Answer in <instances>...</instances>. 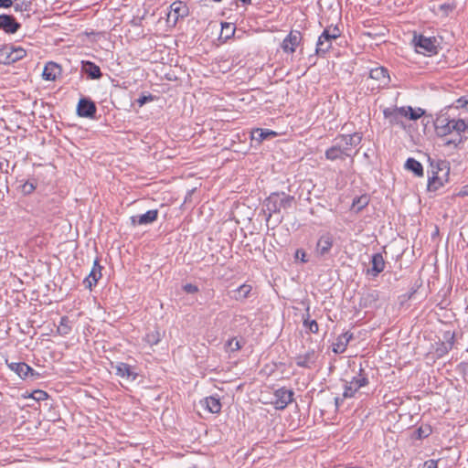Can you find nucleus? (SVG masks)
<instances>
[{"mask_svg":"<svg viewBox=\"0 0 468 468\" xmlns=\"http://www.w3.org/2000/svg\"><path fill=\"white\" fill-rule=\"evenodd\" d=\"M457 108H463L468 112V98L461 97L456 101Z\"/></svg>","mask_w":468,"mask_h":468,"instance_id":"nucleus-39","label":"nucleus"},{"mask_svg":"<svg viewBox=\"0 0 468 468\" xmlns=\"http://www.w3.org/2000/svg\"><path fill=\"white\" fill-rule=\"evenodd\" d=\"M412 41L416 51L420 54L431 56L438 52L437 39L434 37L414 36Z\"/></svg>","mask_w":468,"mask_h":468,"instance_id":"nucleus-6","label":"nucleus"},{"mask_svg":"<svg viewBox=\"0 0 468 468\" xmlns=\"http://www.w3.org/2000/svg\"><path fill=\"white\" fill-rule=\"evenodd\" d=\"M302 40V34L300 31H291L290 34L283 39L282 48L286 53H293Z\"/></svg>","mask_w":468,"mask_h":468,"instance_id":"nucleus-11","label":"nucleus"},{"mask_svg":"<svg viewBox=\"0 0 468 468\" xmlns=\"http://www.w3.org/2000/svg\"><path fill=\"white\" fill-rule=\"evenodd\" d=\"M431 176L428 181V190L436 191L448 180L449 167L444 161L439 162L436 167L431 164Z\"/></svg>","mask_w":468,"mask_h":468,"instance_id":"nucleus-4","label":"nucleus"},{"mask_svg":"<svg viewBox=\"0 0 468 468\" xmlns=\"http://www.w3.org/2000/svg\"><path fill=\"white\" fill-rule=\"evenodd\" d=\"M241 345L239 341L237 338H231L229 339L226 344L227 351L234 352L240 349Z\"/></svg>","mask_w":468,"mask_h":468,"instance_id":"nucleus-34","label":"nucleus"},{"mask_svg":"<svg viewBox=\"0 0 468 468\" xmlns=\"http://www.w3.org/2000/svg\"><path fill=\"white\" fill-rule=\"evenodd\" d=\"M368 383L367 378L359 374L358 377H354L351 381L346 382L345 385L343 398H353L360 388L367 386Z\"/></svg>","mask_w":468,"mask_h":468,"instance_id":"nucleus-8","label":"nucleus"},{"mask_svg":"<svg viewBox=\"0 0 468 468\" xmlns=\"http://www.w3.org/2000/svg\"><path fill=\"white\" fill-rule=\"evenodd\" d=\"M162 336V332L158 328H154L146 334L144 340L150 346H154L160 342Z\"/></svg>","mask_w":468,"mask_h":468,"instance_id":"nucleus-30","label":"nucleus"},{"mask_svg":"<svg viewBox=\"0 0 468 468\" xmlns=\"http://www.w3.org/2000/svg\"><path fill=\"white\" fill-rule=\"evenodd\" d=\"M188 15V7L184 2L176 1L170 5V11L167 16L168 21H173L175 24L179 18H183Z\"/></svg>","mask_w":468,"mask_h":468,"instance_id":"nucleus-10","label":"nucleus"},{"mask_svg":"<svg viewBox=\"0 0 468 468\" xmlns=\"http://www.w3.org/2000/svg\"><path fill=\"white\" fill-rule=\"evenodd\" d=\"M342 400H343V399H340V398H335V405H336V407H338V406H339V403H340V401H342Z\"/></svg>","mask_w":468,"mask_h":468,"instance_id":"nucleus-47","label":"nucleus"},{"mask_svg":"<svg viewBox=\"0 0 468 468\" xmlns=\"http://www.w3.org/2000/svg\"><path fill=\"white\" fill-rule=\"evenodd\" d=\"M425 111L421 108H412L410 106L400 107V114L410 120L416 121L423 116Z\"/></svg>","mask_w":468,"mask_h":468,"instance_id":"nucleus-23","label":"nucleus"},{"mask_svg":"<svg viewBox=\"0 0 468 468\" xmlns=\"http://www.w3.org/2000/svg\"><path fill=\"white\" fill-rule=\"evenodd\" d=\"M31 398L37 401L44 400L48 398V394L46 391L37 389L32 392Z\"/></svg>","mask_w":468,"mask_h":468,"instance_id":"nucleus-37","label":"nucleus"},{"mask_svg":"<svg viewBox=\"0 0 468 468\" xmlns=\"http://www.w3.org/2000/svg\"><path fill=\"white\" fill-rule=\"evenodd\" d=\"M250 291H251L250 285L243 284L239 287L238 293L239 294L240 297L246 298L249 295V293L250 292Z\"/></svg>","mask_w":468,"mask_h":468,"instance_id":"nucleus-38","label":"nucleus"},{"mask_svg":"<svg viewBox=\"0 0 468 468\" xmlns=\"http://www.w3.org/2000/svg\"><path fill=\"white\" fill-rule=\"evenodd\" d=\"M333 246V237L330 234L323 235L316 246L317 252L321 255L326 254Z\"/></svg>","mask_w":468,"mask_h":468,"instance_id":"nucleus-24","label":"nucleus"},{"mask_svg":"<svg viewBox=\"0 0 468 468\" xmlns=\"http://www.w3.org/2000/svg\"><path fill=\"white\" fill-rule=\"evenodd\" d=\"M340 37V30L337 27H329L324 30L316 44V54L324 55L332 48L333 40Z\"/></svg>","mask_w":468,"mask_h":468,"instance_id":"nucleus-5","label":"nucleus"},{"mask_svg":"<svg viewBox=\"0 0 468 468\" xmlns=\"http://www.w3.org/2000/svg\"><path fill=\"white\" fill-rule=\"evenodd\" d=\"M435 132L438 136L445 137L451 133H455L457 137L445 142L446 145L452 144L457 147L465 139V133L468 132V122L463 119H449L441 117L435 122Z\"/></svg>","mask_w":468,"mask_h":468,"instance_id":"nucleus-1","label":"nucleus"},{"mask_svg":"<svg viewBox=\"0 0 468 468\" xmlns=\"http://www.w3.org/2000/svg\"><path fill=\"white\" fill-rule=\"evenodd\" d=\"M406 169L412 171L417 176H423V168L421 164L414 158H409L405 164Z\"/></svg>","mask_w":468,"mask_h":468,"instance_id":"nucleus-29","label":"nucleus"},{"mask_svg":"<svg viewBox=\"0 0 468 468\" xmlns=\"http://www.w3.org/2000/svg\"><path fill=\"white\" fill-rule=\"evenodd\" d=\"M201 404L211 413H218L221 410L219 399L213 396L206 398Z\"/></svg>","mask_w":468,"mask_h":468,"instance_id":"nucleus-25","label":"nucleus"},{"mask_svg":"<svg viewBox=\"0 0 468 468\" xmlns=\"http://www.w3.org/2000/svg\"><path fill=\"white\" fill-rule=\"evenodd\" d=\"M96 112V106L93 101L88 99H80L77 106V113L80 117H93Z\"/></svg>","mask_w":468,"mask_h":468,"instance_id":"nucleus-13","label":"nucleus"},{"mask_svg":"<svg viewBox=\"0 0 468 468\" xmlns=\"http://www.w3.org/2000/svg\"><path fill=\"white\" fill-rule=\"evenodd\" d=\"M317 357L318 355L314 350H309L303 355H298L295 357V363L298 367L312 368L314 367Z\"/></svg>","mask_w":468,"mask_h":468,"instance_id":"nucleus-14","label":"nucleus"},{"mask_svg":"<svg viewBox=\"0 0 468 468\" xmlns=\"http://www.w3.org/2000/svg\"><path fill=\"white\" fill-rule=\"evenodd\" d=\"M36 188L35 185L32 183V182H26L23 186H22V191L25 193V194H30L31 192L34 191V189Z\"/></svg>","mask_w":468,"mask_h":468,"instance_id":"nucleus-40","label":"nucleus"},{"mask_svg":"<svg viewBox=\"0 0 468 468\" xmlns=\"http://www.w3.org/2000/svg\"><path fill=\"white\" fill-rule=\"evenodd\" d=\"M351 338H352V335H350L348 333H345V334L341 335L337 338L336 342L334 344L333 351L336 354L343 353L346 350Z\"/></svg>","mask_w":468,"mask_h":468,"instance_id":"nucleus-26","label":"nucleus"},{"mask_svg":"<svg viewBox=\"0 0 468 468\" xmlns=\"http://www.w3.org/2000/svg\"><path fill=\"white\" fill-rule=\"evenodd\" d=\"M459 197H467L468 196V185L463 186L461 190L457 194Z\"/></svg>","mask_w":468,"mask_h":468,"instance_id":"nucleus-46","label":"nucleus"},{"mask_svg":"<svg viewBox=\"0 0 468 468\" xmlns=\"http://www.w3.org/2000/svg\"><path fill=\"white\" fill-rule=\"evenodd\" d=\"M293 392L284 388H279L274 393V399L271 403L277 410H283L292 400Z\"/></svg>","mask_w":468,"mask_h":468,"instance_id":"nucleus-9","label":"nucleus"},{"mask_svg":"<svg viewBox=\"0 0 468 468\" xmlns=\"http://www.w3.org/2000/svg\"><path fill=\"white\" fill-rule=\"evenodd\" d=\"M369 77L378 81V86H386L389 83L388 70L383 67L372 69Z\"/></svg>","mask_w":468,"mask_h":468,"instance_id":"nucleus-19","label":"nucleus"},{"mask_svg":"<svg viewBox=\"0 0 468 468\" xmlns=\"http://www.w3.org/2000/svg\"><path fill=\"white\" fill-rule=\"evenodd\" d=\"M8 367L22 378H25L29 375H34V370L26 363H10L8 364Z\"/></svg>","mask_w":468,"mask_h":468,"instance_id":"nucleus-21","label":"nucleus"},{"mask_svg":"<svg viewBox=\"0 0 468 468\" xmlns=\"http://www.w3.org/2000/svg\"><path fill=\"white\" fill-rule=\"evenodd\" d=\"M384 117L388 120L391 125H399L404 127L403 122L400 120V117H403L400 114V107H390L386 108L383 111Z\"/></svg>","mask_w":468,"mask_h":468,"instance_id":"nucleus-18","label":"nucleus"},{"mask_svg":"<svg viewBox=\"0 0 468 468\" xmlns=\"http://www.w3.org/2000/svg\"><path fill=\"white\" fill-rule=\"evenodd\" d=\"M13 5L12 0H0V7L8 8Z\"/></svg>","mask_w":468,"mask_h":468,"instance_id":"nucleus-45","label":"nucleus"},{"mask_svg":"<svg viewBox=\"0 0 468 468\" xmlns=\"http://www.w3.org/2000/svg\"><path fill=\"white\" fill-rule=\"evenodd\" d=\"M293 197L284 193H272L264 202L269 219L273 213L280 212L282 208L291 207Z\"/></svg>","mask_w":468,"mask_h":468,"instance_id":"nucleus-3","label":"nucleus"},{"mask_svg":"<svg viewBox=\"0 0 468 468\" xmlns=\"http://www.w3.org/2000/svg\"><path fill=\"white\" fill-rule=\"evenodd\" d=\"M369 202V197L367 195H362L353 200L352 208L356 212L364 208Z\"/></svg>","mask_w":468,"mask_h":468,"instance_id":"nucleus-32","label":"nucleus"},{"mask_svg":"<svg viewBox=\"0 0 468 468\" xmlns=\"http://www.w3.org/2000/svg\"><path fill=\"white\" fill-rule=\"evenodd\" d=\"M276 134L273 131L257 128L251 132V139L261 143L269 137L276 136Z\"/></svg>","mask_w":468,"mask_h":468,"instance_id":"nucleus-28","label":"nucleus"},{"mask_svg":"<svg viewBox=\"0 0 468 468\" xmlns=\"http://www.w3.org/2000/svg\"><path fill=\"white\" fill-rule=\"evenodd\" d=\"M362 136L356 133L340 135L335 139L334 144L326 150L325 157L331 161L351 157L356 153L354 149L360 144Z\"/></svg>","mask_w":468,"mask_h":468,"instance_id":"nucleus-2","label":"nucleus"},{"mask_svg":"<svg viewBox=\"0 0 468 468\" xmlns=\"http://www.w3.org/2000/svg\"><path fill=\"white\" fill-rule=\"evenodd\" d=\"M71 330V323L67 316H63L60 320V323L58 326V332L62 335H68Z\"/></svg>","mask_w":468,"mask_h":468,"instance_id":"nucleus-33","label":"nucleus"},{"mask_svg":"<svg viewBox=\"0 0 468 468\" xmlns=\"http://www.w3.org/2000/svg\"><path fill=\"white\" fill-rule=\"evenodd\" d=\"M20 27V24L16 21V19L9 15H0V28L3 29L5 33L14 34Z\"/></svg>","mask_w":468,"mask_h":468,"instance_id":"nucleus-16","label":"nucleus"},{"mask_svg":"<svg viewBox=\"0 0 468 468\" xmlns=\"http://www.w3.org/2000/svg\"><path fill=\"white\" fill-rule=\"evenodd\" d=\"M234 27L229 23H223L221 28V35H224L225 38H229L234 33Z\"/></svg>","mask_w":468,"mask_h":468,"instance_id":"nucleus-35","label":"nucleus"},{"mask_svg":"<svg viewBox=\"0 0 468 468\" xmlns=\"http://www.w3.org/2000/svg\"><path fill=\"white\" fill-rule=\"evenodd\" d=\"M158 210L152 209L148 210L146 213L138 216L131 217V223L133 226L136 225H147L151 224L157 219Z\"/></svg>","mask_w":468,"mask_h":468,"instance_id":"nucleus-15","label":"nucleus"},{"mask_svg":"<svg viewBox=\"0 0 468 468\" xmlns=\"http://www.w3.org/2000/svg\"><path fill=\"white\" fill-rule=\"evenodd\" d=\"M14 8L16 12H29L31 10V0H15Z\"/></svg>","mask_w":468,"mask_h":468,"instance_id":"nucleus-31","label":"nucleus"},{"mask_svg":"<svg viewBox=\"0 0 468 468\" xmlns=\"http://www.w3.org/2000/svg\"><path fill=\"white\" fill-rule=\"evenodd\" d=\"M303 324H304L305 327H307L311 333L314 334V333L318 332L319 326H318V324L316 323V321L304 320Z\"/></svg>","mask_w":468,"mask_h":468,"instance_id":"nucleus-36","label":"nucleus"},{"mask_svg":"<svg viewBox=\"0 0 468 468\" xmlns=\"http://www.w3.org/2000/svg\"><path fill=\"white\" fill-rule=\"evenodd\" d=\"M438 462L436 460H428L423 463L422 468H438Z\"/></svg>","mask_w":468,"mask_h":468,"instance_id":"nucleus-42","label":"nucleus"},{"mask_svg":"<svg viewBox=\"0 0 468 468\" xmlns=\"http://www.w3.org/2000/svg\"><path fill=\"white\" fill-rule=\"evenodd\" d=\"M81 69L92 80H98L101 77L100 67L93 62L82 61Z\"/></svg>","mask_w":468,"mask_h":468,"instance_id":"nucleus-22","label":"nucleus"},{"mask_svg":"<svg viewBox=\"0 0 468 468\" xmlns=\"http://www.w3.org/2000/svg\"><path fill=\"white\" fill-rule=\"evenodd\" d=\"M154 97L152 95H149V96H141L138 100H137V102L140 106H143L144 104H145L147 101H153Z\"/></svg>","mask_w":468,"mask_h":468,"instance_id":"nucleus-44","label":"nucleus"},{"mask_svg":"<svg viewBox=\"0 0 468 468\" xmlns=\"http://www.w3.org/2000/svg\"><path fill=\"white\" fill-rule=\"evenodd\" d=\"M371 263H372V268H371L370 271L372 272V274L374 276L380 273L385 268V261L383 259V256L380 253H376L373 255Z\"/></svg>","mask_w":468,"mask_h":468,"instance_id":"nucleus-27","label":"nucleus"},{"mask_svg":"<svg viewBox=\"0 0 468 468\" xmlns=\"http://www.w3.org/2000/svg\"><path fill=\"white\" fill-rule=\"evenodd\" d=\"M296 259H300L302 262H306V253L303 250H297L295 253Z\"/></svg>","mask_w":468,"mask_h":468,"instance_id":"nucleus-43","label":"nucleus"},{"mask_svg":"<svg viewBox=\"0 0 468 468\" xmlns=\"http://www.w3.org/2000/svg\"><path fill=\"white\" fill-rule=\"evenodd\" d=\"M101 277V266L99 264L98 261H94L93 267L90 271V274L84 279L83 283L86 288L91 289L93 285L97 283V282Z\"/></svg>","mask_w":468,"mask_h":468,"instance_id":"nucleus-17","label":"nucleus"},{"mask_svg":"<svg viewBox=\"0 0 468 468\" xmlns=\"http://www.w3.org/2000/svg\"><path fill=\"white\" fill-rule=\"evenodd\" d=\"M183 289L187 293H196L198 292L197 286H196L192 283H187V284L184 285Z\"/></svg>","mask_w":468,"mask_h":468,"instance_id":"nucleus-41","label":"nucleus"},{"mask_svg":"<svg viewBox=\"0 0 468 468\" xmlns=\"http://www.w3.org/2000/svg\"><path fill=\"white\" fill-rule=\"evenodd\" d=\"M27 51L21 47L5 46L0 49V63L12 64L22 59Z\"/></svg>","mask_w":468,"mask_h":468,"instance_id":"nucleus-7","label":"nucleus"},{"mask_svg":"<svg viewBox=\"0 0 468 468\" xmlns=\"http://www.w3.org/2000/svg\"><path fill=\"white\" fill-rule=\"evenodd\" d=\"M114 368L116 371V375L126 381L132 382V381L135 380V378H137V373L133 370V368L130 365H128L126 363H122V362L117 363L114 366Z\"/></svg>","mask_w":468,"mask_h":468,"instance_id":"nucleus-12","label":"nucleus"},{"mask_svg":"<svg viewBox=\"0 0 468 468\" xmlns=\"http://www.w3.org/2000/svg\"><path fill=\"white\" fill-rule=\"evenodd\" d=\"M60 73L61 69L58 64L48 62L43 69L42 77L46 80H55Z\"/></svg>","mask_w":468,"mask_h":468,"instance_id":"nucleus-20","label":"nucleus"}]
</instances>
